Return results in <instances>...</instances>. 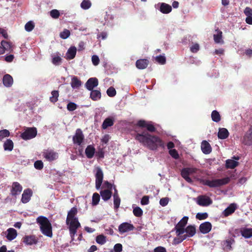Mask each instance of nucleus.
Here are the masks:
<instances>
[{
	"label": "nucleus",
	"mask_w": 252,
	"mask_h": 252,
	"mask_svg": "<svg viewBox=\"0 0 252 252\" xmlns=\"http://www.w3.org/2000/svg\"><path fill=\"white\" fill-rule=\"evenodd\" d=\"M135 138L152 150H156L158 147L164 148V143L159 137L151 135L147 131L137 133Z\"/></svg>",
	"instance_id": "nucleus-1"
},
{
	"label": "nucleus",
	"mask_w": 252,
	"mask_h": 252,
	"mask_svg": "<svg viewBox=\"0 0 252 252\" xmlns=\"http://www.w3.org/2000/svg\"><path fill=\"white\" fill-rule=\"evenodd\" d=\"M77 212L75 207L72 208L68 212L66 219V223L69 224V231L71 237L75 234L76 229L80 226L77 219L74 218Z\"/></svg>",
	"instance_id": "nucleus-2"
},
{
	"label": "nucleus",
	"mask_w": 252,
	"mask_h": 252,
	"mask_svg": "<svg viewBox=\"0 0 252 252\" xmlns=\"http://www.w3.org/2000/svg\"><path fill=\"white\" fill-rule=\"evenodd\" d=\"M36 220L40 225L42 233L48 237H51L52 236V226L48 219L45 217L40 216Z\"/></svg>",
	"instance_id": "nucleus-3"
},
{
	"label": "nucleus",
	"mask_w": 252,
	"mask_h": 252,
	"mask_svg": "<svg viewBox=\"0 0 252 252\" xmlns=\"http://www.w3.org/2000/svg\"><path fill=\"white\" fill-rule=\"evenodd\" d=\"M230 181L229 177L213 180H207L204 181V185L210 188L219 187L228 184Z\"/></svg>",
	"instance_id": "nucleus-4"
},
{
	"label": "nucleus",
	"mask_w": 252,
	"mask_h": 252,
	"mask_svg": "<svg viewBox=\"0 0 252 252\" xmlns=\"http://www.w3.org/2000/svg\"><path fill=\"white\" fill-rule=\"evenodd\" d=\"M37 135L36 127H27L25 131L21 134V138L25 140L34 138Z\"/></svg>",
	"instance_id": "nucleus-5"
},
{
	"label": "nucleus",
	"mask_w": 252,
	"mask_h": 252,
	"mask_svg": "<svg viewBox=\"0 0 252 252\" xmlns=\"http://www.w3.org/2000/svg\"><path fill=\"white\" fill-rule=\"evenodd\" d=\"M188 219L189 218L188 217H184L176 224L175 227V229L177 235H181L184 233L185 226L187 224Z\"/></svg>",
	"instance_id": "nucleus-6"
},
{
	"label": "nucleus",
	"mask_w": 252,
	"mask_h": 252,
	"mask_svg": "<svg viewBox=\"0 0 252 252\" xmlns=\"http://www.w3.org/2000/svg\"><path fill=\"white\" fill-rule=\"evenodd\" d=\"M136 126L140 127L146 128L147 131L150 132H154L157 130L152 122H147L143 120H140L137 122Z\"/></svg>",
	"instance_id": "nucleus-7"
},
{
	"label": "nucleus",
	"mask_w": 252,
	"mask_h": 252,
	"mask_svg": "<svg viewBox=\"0 0 252 252\" xmlns=\"http://www.w3.org/2000/svg\"><path fill=\"white\" fill-rule=\"evenodd\" d=\"M73 142L74 144L80 146L84 140V135L82 130L77 128L75 133L72 138Z\"/></svg>",
	"instance_id": "nucleus-8"
},
{
	"label": "nucleus",
	"mask_w": 252,
	"mask_h": 252,
	"mask_svg": "<svg viewBox=\"0 0 252 252\" xmlns=\"http://www.w3.org/2000/svg\"><path fill=\"white\" fill-rule=\"evenodd\" d=\"M43 156L47 160L51 161L56 159L58 158V154L53 150H47L43 153Z\"/></svg>",
	"instance_id": "nucleus-9"
},
{
	"label": "nucleus",
	"mask_w": 252,
	"mask_h": 252,
	"mask_svg": "<svg viewBox=\"0 0 252 252\" xmlns=\"http://www.w3.org/2000/svg\"><path fill=\"white\" fill-rule=\"evenodd\" d=\"M134 228L133 224L128 222H123L119 226L118 230L121 234H123L133 230Z\"/></svg>",
	"instance_id": "nucleus-10"
},
{
	"label": "nucleus",
	"mask_w": 252,
	"mask_h": 252,
	"mask_svg": "<svg viewBox=\"0 0 252 252\" xmlns=\"http://www.w3.org/2000/svg\"><path fill=\"white\" fill-rule=\"evenodd\" d=\"M86 87L88 90L91 91L90 97L94 100V91L93 90L94 88V78H90L86 83Z\"/></svg>",
	"instance_id": "nucleus-11"
},
{
	"label": "nucleus",
	"mask_w": 252,
	"mask_h": 252,
	"mask_svg": "<svg viewBox=\"0 0 252 252\" xmlns=\"http://www.w3.org/2000/svg\"><path fill=\"white\" fill-rule=\"evenodd\" d=\"M22 189V186L18 182H13L10 190L11 194L13 196H16L21 192Z\"/></svg>",
	"instance_id": "nucleus-12"
},
{
	"label": "nucleus",
	"mask_w": 252,
	"mask_h": 252,
	"mask_svg": "<svg viewBox=\"0 0 252 252\" xmlns=\"http://www.w3.org/2000/svg\"><path fill=\"white\" fill-rule=\"evenodd\" d=\"M96 181H95V188L97 189H99L103 180V174L101 169L97 167L96 173L95 174Z\"/></svg>",
	"instance_id": "nucleus-13"
},
{
	"label": "nucleus",
	"mask_w": 252,
	"mask_h": 252,
	"mask_svg": "<svg viewBox=\"0 0 252 252\" xmlns=\"http://www.w3.org/2000/svg\"><path fill=\"white\" fill-rule=\"evenodd\" d=\"M32 193V191L31 189H25L22 195V202L24 204L27 203L30 200Z\"/></svg>",
	"instance_id": "nucleus-14"
},
{
	"label": "nucleus",
	"mask_w": 252,
	"mask_h": 252,
	"mask_svg": "<svg viewBox=\"0 0 252 252\" xmlns=\"http://www.w3.org/2000/svg\"><path fill=\"white\" fill-rule=\"evenodd\" d=\"M212 225L211 222L205 221L200 224L199 227L200 231L203 234L208 233L212 229Z\"/></svg>",
	"instance_id": "nucleus-15"
},
{
	"label": "nucleus",
	"mask_w": 252,
	"mask_h": 252,
	"mask_svg": "<svg viewBox=\"0 0 252 252\" xmlns=\"http://www.w3.org/2000/svg\"><path fill=\"white\" fill-rule=\"evenodd\" d=\"M197 199L198 205H210L212 203L211 199L206 195H199Z\"/></svg>",
	"instance_id": "nucleus-16"
},
{
	"label": "nucleus",
	"mask_w": 252,
	"mask_h": 252,
	"mask_svg": "<svg viewBox=\"0 0 252 252\" xmlns=\"http://www.w3.org/2000/svg\"><path fill=\"white\" fill-rule=\"evenodd\" d=\"M243 142L246 145H252V129L251 128L244 135Z\"/></svg>",
	"instance_id": "nucleus-17"
},
{
	"label": "nucleus",
	"mask_w": 252,
	"mask_h": 252,
	"mask_svg": "<svg viewBox=\"0 0 252 252\" xmlns=\"http://www.w3.org/2000/svg\"><path fill=\"white\" fill-rule=\"evenodd\" d=\"M201 149L202 152L206 155L209 154L212 152V147L210 144L206 140H203L202 142Z\"/></svg>",
	"instance_id": "nucleus-18"
},
{
	"label": "nucleus",
	"mask_w": 252,
	"mask_h": 252,
	"mask_svg": "<svg viewBox=\"0 0 252 252\" xmlns=\"http://www.w3.org/2000/svg\"><path fill=\"white\" fill-rule=\"evenodd\" d=\"M149 61L147 59H139L135 63L136 67L139 69H145L148 65Z\"/></svg>",
	"instance_id": "nucleus-19"
},
{
	"label": "nucleus",
	"mask_w": 252,
	"mask_h": 252,
	"mask_svg": "<svg viewBox=\"0 0 252 252\" xmlns=\"http://www.w3.org/2000/svg\"><path fill=\"white\" fill-rule=\"evenodd\" d=\"M115 120L113 117H109L106 118L103 121L102 125V128L105 129L108 127L112 126L114 124Z\"/></svg>",
	"instance_id": "nucleus-20"
},
{
	"label": "nucleus",
	"mask_w": 252,
	"mask_h": 252,
	"mask_svg": "<svg viewBox=\"0 0 252 252\" xmlns=\"http://www.w3.org/2000/svg\"><path fill=\"white\" fill-rule=\"evenodd\" d=\"M2 82L5 87H10L13 84V79L10 75L7 74L3 76Z\"/></svg>",
	"instance_id": "nucleus-21"
},
{
	"label": "nucleus",
	"mask_w": 252,
	"mask_h": 252,
	"mask_svg": "<svg viewBox=\"0 0 252 252\" xmlns=\"http://www.w3.org/2000/svg\"><path fill=\"white\" fill-rule=\"evenodd\" d=\"M217 34H214V40L216 43H223L224 41L222 39V32L219 29L216 30Z\"/></svg>",
	"instance_id": "nucleus-22"
},
{
	"label": "nucleus",
	"mask_w": 252,
	"mask_h": 252,
	"mask_svg": "<svg viewBox=\"0 0 252 252\" xmlns=\"http://www.w3.org/2000/svg\"><path fill=\"white\" fill-rule=\"evenodd\" d=\"M229 136V132L226 128H221L219 129L218 136L219 139H224L227 138Z\"/></svg>",
	"instance_id": "nucleus-23"
},
{
	"label": "nucleus",
	"mask_w": 252,
	"mask_h": 252,
	"mask_svg": "<svg viewBox=\"0 0 252 252\" xmlns=\"http://www.w3.org/2000/svg\"><path fill=\"white\" fill-rule=\"evenodd\" d=\"M7 234L6 236L7 239L9 241H12L16 238L17 233L16 230L12 228H10L7 230Z\"/></svg>",
	"instance_id": "nucleus-24"
},
{
	"label": "nucleus",
	"mask_w": 252,
	"mask_h": 252,
	"mask_svg": "<svg viewBox=\"0 0 252 252\" xmlns=\"http://www.w3.org/2000/svg\"><path fill=\"white\" fill-rule=\"evenodd\" d=\"M240 232L242 236L245 238H250L252 237V228H242Z\"/></svg>",
	"instance_id": "nucleus-25"
},
{
	"label": "nucleus",
	"mask_w": 252,
	"mask_h": 252,
	"mask_svg": "<svg viewBox=\"0 0 252 252\" xmlns=\"http://www.w3.org/2000/svg\"><path fill=\"white\" fill-rule=\"evenodd\" d=\"M185 232L187 233V237H191L194 235L196 233V228L194 226L189 225L185 229Z\"/></svg>",
	"instance_id": "nucleus-26"
},
{
	"label": "nucleus",
	"mask_w": 252,
	"mask_h": 252,
	"mask_svg": "<svg viewBox=\"0 0 252 252\" xmlns=\"http://www.w3.org/2000/svg\"><path fill=\"white\" fill-rule=\"evenodd\" d=\"M237 206H228L223 212L224 217H228L233 213L237 209Z\"/></svg>",
	"instance_id": "nucleus-27"
},
{
	"label": "nucleus",
	"mask_w": 252,
	"mask_h": 252,
	"mask_svg": "<svg viewBox=\"0 0 252 252\" xmlns=\"http://www.w3.org/2000/svg\"><path fill=\"white\" fill-rule=\"evenodd\" d=\"M85 154L86 157L91 158H92L94 155V148L93 145H89L85 150Z\"/></svg>",
	"instance_id": "nucleus-28"
},
{
	"label": "nucleus",
	"mask_w": 252,
	"mask_h": 252,
	"mask_svg": "<svg viewBox=\"0 0 252 252\" xmlns=\"http://www.w3.org/2000/svg\"><path fill=\"white\" fill-rule=\"evenodd\" d=\"M172 10L171 6L167 3H162L160 7V11L164 14H168Z\"/></svg>",
	"instance_id": "nucleus-29"
},
{
	"label": "nucleus",
	"mask_w": 252,
	"mask_h": 252,
	"mask_svg": "<svg viewBox=\"0 0 252 252\" xmlns=\"http://www.w3.org/2000/svg\"><path fill=\"white\" fill-rule=\"evenodd\" d=\"M238 165L239 162L233 159H228L226 160L225 166L226 168L234 169Z\"/></svg>",
	"instance_id": "nucleus-30"
},
{
	"label": "nucleus",
	"mask_w": 252,
	"mask_h": 252,
	"mask_svg": "<svg viewBox=\"0 0 252 252\" xmlns=\"http://www.w3.org/2000/svg\"><path fill=\"white\" fill-rule=\"evenodd\" d=\"M82 85V82L76 76L71 79V86L73 89L79 88Z\"/></svg>",
	"instance_id": "nucleus-31"
},
{
	"label": "nucleus",
	"mask_w": 252,
	"mask_h": 252,
	"mask_svg": "<svg viewBox=\"0 0 252 252\" xmlns=\"http://www.w3.org/2000/svg\"><path fill=\"white\" fill-rule=\"evenodd\" d=\"M76 54V48L75 47L73 46L69 48L67 52V57L69 60H72L75 57Z\"/></svg>",
	"instance_id": "nucleus-32"
},
{
	"label": "nucleus",
	"mask_w": 252,
	"mask_h": 252,
	"mask_svg": "<svg viewBox=\"0 0 252 252\" xmlns=\"http://www.w3.org/2000/svg\"><path fill=\"white\" fill-rule=\"evenodd\" d=\"M5 151H11L13 149V142L11 139H7L3 144Z\"/></svg>",
	"instance_id": "nucleus-33"
},
{
	"label": "nucleus",
	"mask_w": 252,
	"mask_h": 252,
	"mask_svg": "<svg viewBox=\"0 0 252 252\" xmlns=\"http://www.w3.org/2000/svg\"><path fill=\"white\" fill-rule=\"evenodd\" d=\"M0 44L2 46L5 52L7 51L10 52L13 50L11 43L9 42L2 40L1 41Z\"/></svg>",
	"instance_id": "nucleus-34"
},
{
	"label": "nucleus",
	"mask_w": 252,
	"mask_h": 252,
	"mask_svg": "<svg viewBox=\"0 0 252 252\" xmlns=\"http://www.w3.org/2000/svg\"><path fill=\"white\" fill-rule=\"evenodd\" d=\"M23 242L27 245H32L35 244L37 242L35 237L33 236H26L24 238Z\"/></svg>",
	"instance_id": "nucleus-35"
},
{
	"label": "nucleus",
	"mask_w": 252,
	"mask_h": 252,
	"mask_svg": "<svg viewBox=\"0 0 252 252\" xmlns=\"http://www.w3.org/2000/svg\"><path fill=\"white\" fill-rule=\"evenodd\" d=\"M181 176L182 177L188 182L191 183L192 180L189 177V174L188 171L187 170L186 168H183L181 171Z\"/></svg>",
	"instance_id": "nucleus-36"
},
{
	"label": "nucleus",
	"mask_w": 252,
	"mask_h": 252,
	"mask_svg": "<svg viewBox=\"0 0 252 252\" xmlns=\"http://www.w3.org/2000/svg\"><path fill=\"white\" fill-rule=\"evenodd\" d=\"M100 195L104 200H107L111 197L112 192L108 189L104 190L100 192Z\"/></svg>",
	"instance_id": "nucleus-37"
},
{
	"label": "nucleus",
	"mask_w": 252,
	"mask_h": 252,
	"mask_svg": "<svg viewBox=\"0 0 252 252\" xmlns=\"http://www.w3.org/2000/svg\"><path fill=\"white\" fill-rule=\"evenodd\" d=\"M211 118L212 120L216 123L220 121L221 117L219 113L217 110H214L211 113Z\"/></svg>",
	"instance_id": "nucleus-38"
},
{
	"label": "nucleus",
	"mask_w": 252,
	"mask_h": 252,
	"mask_svg": "<svg viewBox=\"0 0 252 252\" xmlns=\"http://www.w3.org/2000/svg\"><path fill=\"white\" fill-rule=\"evenodd\" d=\"M95 241L98 244L104 245L106 242V237L103 234L98 235L95 237Z\"/></svg>",
	"instance_id": "nucleus-39"
},
{
	"label": "nucleus",
	"mask_w": 252,
	"mask_h": 252,
	"mask_svg": "<svg viewBox=\"0 0 252 252\" xmlns=\"http://www.w3.org/2000/svg\"><path fill=\"white\" fill-rule=\"evenodd\" d=\"M52 96L50 97V101L55 103L58 100L59 93L58 91H53L51 92Z\"/></svg>",
	"instance_id": "nucleus-40"
},
{
	"label": "nucleus",
	"mask_w": 252,
	"mask_h": 252,
	"mask_svg": "<svg viewBox=\"0 0 252 252\" xmlns=\"http://www.w3.org/2000/svg\"><path fill=\"white\" fill-rule=\"evenodd\" d=\"M178 237H176L174 239L173 242L175 244H179L183 242L184 240H185L187 238V235H177Z\"/></svg>",
	"instance_id": "nucleus-41"
},
{
	"label": "nucleus",
	"mask_w": 252,
	"mask_h": 252,
	"mask_svg": "<svg viewBox=\"0 0 252 252\" xmlns=\"http://www.w3.org/2000/svg\"><path fill=\"white\" fill-rule=\"evenodd\" d=\"M34 28V24L32 21L27 23L25 26V30L27 32H31Z\"/></svg>",
	"instance_id": "nucleus-42"
},
{
	"label": "nucleus",
	"mask_w": 252,
	"mask_h": 252,
	"mask_svg": "<svg viewBox=\"0 0 252 252\" xmlns=\"http://www.w3.org/2000/svg\"><path fill=\"white\" fill-rule=\"evenodd\" d=\"M70 34V32L68 30L64 29L63 31L60 33V36L62 39H65L68 38Z\"/></svg>",
	"instance_id": "nucleus-43"
},
{
	"label": "nucleus",
	"mask_w": 252,
	"mask_h": 252,
	"mask_svg": "<svg viewBox=\"0 0 252 252\" xmlns=\"http://www.w3.org/2000/svg\"><path fill=\"white\" fill-rule=\"evenodd\" d=\"M133 214L137 217H141L143 214L142 210L139 207H136L133 209Z\"/></svg>",
	"instance_id": "nucleus-44"
},
{
	"label": "nucleus",
	"mask_w": 252,
	"mask_h": 252,
	"mask_svg": "<svg viewBox=\"0 0 252 252\" xmlns=\"http://www.w3.org/2000/svg\"><path fill=\"white\" fill-rule=\"evenodd\" d=\"M107 94L110 97H114L116 94V91L114 88L110 87L107 90Z\"/></svg>",
	"instance_id": "nucleus-45"
},
{
	"label": "nucleus",
	"mask_w": 252,
	"mask_h": 252,
	"mask_svg": "<svg viewBox=\"0 0 252 252\" xmlns=\"http://www.w3.org/2000/svg\"><path fill=\"white\" fill-rule=\"evenodd\" d=\"M9 135L10 132L7 129L0 130V140H2L4 137H8Z\"/></svg>",
	"instance_id": "nucleus-46"
},
{
	"label": "nucleus",
	"mask_w": 252,
	"mask_h": 252,
	"mask_svg": "<svg viewBox=\"0 0 252 252\" xmlns=\"http://www.w3.org/2000/svg\"><path fill=\"white\" fill-rule=\"evenodd\" d=\"M91 3L89 0H83L81 4V7L84 9H87L90 7Z\"/></svg>",
	"instance_id": "nucleus-47"
},
{
	"label": "nucleus",
	"mask_w": 252,
	"mask_h": 252,
	"mask_svg": "<svg viewBox=\"0 0 252 252\" xmlns=\"http://www.w3.org/2000/svg\"><path fill=\"white\" fill-rule=\"evenodd\" d=\"M115 191L113 195L114 205H120V201H121L120 198H119V197L118 196L117 190L115 189Z\"/></svg>",
	"instance_id": "nucleus-48"
},
{
	"label": "nucleus",
	"mask_w": 252,
	"mask_h": 252,
	"mask_svg": "<svg viewBox=\"0 0 252 252\" xmlns=\"http://www.w3.org/2000/svg\"><path fill=\"white\" fill-rule=\"evenodd\" d=\"M62 58L60 56H54L52 58V63L55 65H58L61 64Z\"/></svg>",
	"instance_id": "nucleus-49"
},
{
	"label": "nucleus",
	"mask_w": 252,
	"mask_h": 252,
	"mask_svg": "<svg viewBox=\"0 0 252 252\" xmlns=\"http://www.w3.org/2000/svg\"><path fill=\"white\" fill-rule=\"evenodd\" d=\"M169 154L174 158L177 159L179 158V156L176 149H171L169 151Z\"/></svg>",
	"instance_id": "nucleus-50"
},
{
	"label": "nucleus",
	"mask_w": 252,
	"mask_h": 252,
	"mask_svg": "<svg viewBox=\"0 0 252 252\" xmlns=\"http://www.w3.org/2000/svg\"><path fill=\"white\" fill-rule=\"evenodd\" d=\"M102 146H103L102 145ZM104 148L105 147H103L102 148H98V152H96L95 151V156H97L99 158H103L104 156V152L103 151V148Z\"/></svg>",
	"instance_id": "nucleus-51"
},
{
	"label": "nucleus",
	"mask_w": 252,
	"mask_h": 252,
	"mask_svg": "<svg viewBox=\"0 0 252 252\" xmlns=\"http://www.w3.org/2000/svg\"><path fill=\"white\" fill-rule=\"evenodd\" d=\"M156 61L161 64H164L166 63V58L164 56L159 55L156 57Z\"/></svg>",
	"instance_id": "nucleus-52"
},
{
	"label": "nucleus",
	"mask_w": 252,
	"mask_h": 252,
	"mask_svg": "<svg viewBox=\"0 0 252 252\" xmlns=\"http://www.w3.org/2000/svg\"><path fill=\"white\" fill-rule=\"evenodd\" d=\"M208 215L207 213H198L196 215V218L199 220H203L207 219Z\"/></svg>",
	"instance_id": "nucleus-53"
},
{
	"label": "nucleus",
	"mask_w": 252,
	"mask_h": 252,
	"mask_svg": "<svg viewBox=\"0 0 252 252\" xmlns=\"http://www.w3.org/2000/svg\"><path fill=\"white\" fill-rule=\"evenodd\" d=\"M77 105L74 102H70L67 105V109L69 111H73L77 109Z\"/></svg>",
	"instance_id": "nucleus-54"
},
{
	"label": "nucleus",
	"mask_w": 252,
	"mask_h": 252,
	"mask_svg": "<svg viewBox=\"0 0 252 252\" xmlns=\"http://www.w3.org/2000/svg\"><path fill=\"white\" fill-rule=\"evenodd\" d=\"M50 16L54 19H57L60 16V12L57 9H53L50 12Z\"/></svg>",
	"instance_id": "nucleus-55"
},
{
	"label": "nucleus",
	"mask_w": 252,
	"mask_h": 252,
	"mask_svg": "<svg viewBox=\"0 0 252 252\" xmlns=\"http://www.w3.org/2000/svg\"><path fill=\"white\" fill-rule=\"evenodd\" d=\"M34 167L38 170H41L43 167V163L41 160H37L34 163Z\"/></svg>",
	"instance_id": "nucleus-56"
},
{
	"label": "nucleus",
	"mask_w": 252,
	"mask_h": 252,
	"mask_svg": "<svg viewBox=\"0 0 252 252\" xmlns=\"http://www.w3.org/2000/svg\"><path fill=\"white\" fill-rule=\"evenodd\" d=\"M190 51L192 53H196L199 50V45L197 43L194 44L190 47Z\"/></svg>",
	"instance_id": "nucleus-57"
},
{
	"label": "nucleus",
	"mask_w": 252,
	"mask_h": 252,
	"mask_svg": "<svg viewBox=\"0 0 252 252\" xmlns=\"http://www.w3.org/2000/svg\"><path fill=\"white\" fill-rule=\"evenodd\" d=\"M123 250V246L121 244L118 243L115 245L114 247V250L115 252H122Z\"/></svg>",
	"instance_id": "nucleus-58"
},
{
	"label": "nucleus",
	"mask_w": 252,
	"mask_h": 252,
	"mask_svg": "<svg viewBox=\"0 0 252 252\" xmlns=\"http://www.w3.org/2000/svg\"><path fill=\"white\" fill-rule=\"evenodd\" d=\"M149 196L147 195L144 196L141 200V205H147L149 202Z\"/></svg>",
	"instance_id": "nucleus-59"
},
{
	"label": "nucleus",
	"mask_w": 252,
	"mask_h": 252,
	"mask_svg": "<svg viewBox=\"0 0 252 252\" xmlns=\"http://www.w3.org/2000/svg\"><path fill=\"white\" fill-rule=\"evenodd\" d=\"M244 12L247 17L252 16V9L249 7H246Z\"/></svg>",
	"instance_id": "nucleus-60"
},
{
	"label": "nucleus",
	"mask_w": 252,
	"mask_h": 252,
	"mask_svg": "<svg viewBox=\"0 0 252 252\" xmlns=\"http://www.w3.org/2000/svg\"><path fill=\"white\" fill-rule=\"evenodd\" d=\"M169 201L168 197H164L160 199L159 201L160 205H167Z\"/></svg>",
	"instance_id": "nucleus-61"
},
{
	"label": "nucleus",
	"mask_w": 252,
	"mask_h": 252,
	"mask_svg": "<svg viewBox=\"0 0 252 252\" xmlns=\"http://www.w3.org/2000/svg\"><path fill=\"white\" fill-rule=\"evenodd\" d=\"M154 252H166V250L165 248L158 246L154 249Z\"/></svg>",
	"instance_id": "nucleus-62"
},
{
	"label": "nucleus",
	"mask_w": 252,
	"mask_h": 252,
	"mask_svg": "<svg viewBox=\"0 0 252 252\" xmlns=\"http://www.w3.org/2000/svg\"><path fill=\"white\" fill-rule=\"evenodd\" d=\"M107 36V33L106 32H102L100 34H97V38L101 39H105Z\"/></svg>",
	"instance_id": "nucleus-63"
},
{
	"label": "nucleus",
	"mask_w": 252,
	"mask_h": 252,
	"mask_svg": "<svg viewBox=\"0 0 252 252\" xmlns=\"http://www.w3.org/2000/svg\"><path fill=\"white\" fill-rule=\"evenodd\" d=\"M109 135L108 134H105L101 139V141L102 143L106 144L109 141Z\"/></svg>",
	"instance_id": "nucleus-64"
}]
</instances>
